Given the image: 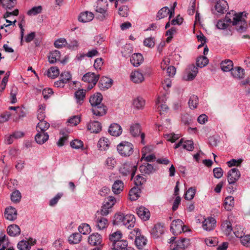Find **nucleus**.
<instances>
[{
	"label": "nucleus",
	"instance_id": "2f4dec72",
	"mask_svg": "<svg viewBox=\"0 0 250 250\" xmlns=\"http://www.w3.org/2000/svg\"><path fill=\"white\" fill-rule=\"evenodd\" d=\"M108 220L103 217H98L96 220V226L99 230H103L107 227Z\"/></svg>",
	"mask_w": 250,
	"mask_h": 250
},
{
	"label": "nucleus",
	"instance_id": "c9c22d12",
	"mask_svg": "<svg viewBox=\"0 0 250 250\" xmlns=\"http://www.w3.org/2000/svg\"><path fill=\"white\" fill-rule=\"evenodd\" d=\"M233 62L230 60H226L222 61L220 64L221 68L224 72L231 71L233 69Z\"/></svg>",
	"mask_w": 250,
	"mask_h": 250
},
{
	"label": "nucleus",
	"instance_id": "4468645a",
	"mask_svg": "<svg viewBox=\"0 0 250 250\" xmlns=\"http://www.w3.org/2000/svg\"><path fill=\"white\" fill-rule=\"evenodd\" d=\"M169 15V19L171 18L174 15V8L169 9L167 7H164L161 9L157 13V18L159 20L163 19Z\"/></svg>",
	"mask_w": 250,
	"mask_h": 250
},
{
	"label": "nucleus",
	"instance_id": "423d86ee",
	"mask_svg": "<svg viewBox=\"0 0 250 250\" xmlns=\"http://www.w3.org/2000/svg\"><path fill=\"white\" fill-rule=\"evenodd\" d=\"M99 79V75H96L94 73L88 72L86 73L82 78V80L88 83L87 90H90L96 84Z\"/></svg>",
	"mask_w": 250,
	"mask_h": 250
},
{
	"label": "nucleus",
	"instance_id": "864d4df0",
	"mask_svg": "<svg viewBox=\"0 0 250 250\" xmlns=\"http://www.w3.org/2000/svg\"><path fill=\"white\" fill-rule=\"evenodd\" d=\"M45 105L44 104H41L39 105V108L37 112V118L39 121L44 120L45 117Z\"/></svg>",
	"mask_w": 250,
	"mask_h": 250
},
{
	"label": "nucleus",
	"instance_id": "7c9ffc66",
	"mask_svg": "<svg viewBox=\"0 0 250 250\" xmlns=\"http://www.w3.org/2000/svg\"><path fill=\"white\" fill-rule=\"evenodd\" d=\"M103 96L100 93H97L91 96L89 98V103L92 107L101 104Z\"/></svg>",
	"mask_w": 250,
	"mask_h": 250
},
{
	"label": "nucleus",
	"instance_id": "c03bdc74",
	"mask_svg": "<svg viewBox=\"0 0 250 250\" xmlns=\"http://www.w3.org/2000/svg\"><path fill=\"white\" fill-rule=\"evenodd\" d=\"M140 189L137 187L132 188L129 193V199L131 201L136 200L139 197Z\"/></svg>",
	"mask_w": 250,
	"mask_h": 250
},
{
	"label": "nucleus",
	"instance_id": "052dcab7",
	"mask_svg": "<svg viewBox=\"0 0 250 250\" xmlns=\"http://www.w3.org/2000/svg\"><path fill=\"white\" fill-rule=\"evenodd\" d=\"M195 192L196 190L194 188H188L185 195V199L188 200H190L192 199L194 197Z\"/></svg>",
	"mask_w": 250,
	"mask_h": 250
},
{
	"label": "nucleus",
	"instance_id": "473e14b6",
	"mask_svg": "<svg viewBox=\"0 0 250 250\" xmlns=\"http://www.w3.org/2000/svg\"><path fill=\"white\" fill-rule=\"evenodd\" d=\"M112 84V80L107 77L102 78L99 83V87L101 89H107L110 87Z\"/></svg>",
	"mask_w": 250,
	"mask_h": 250
},
{
	"label": "nucleus",
	"instance_id": "39448f33",
	"mask_svg": "<svg viewBox=\"0 0 250 250\" xmlns=\"http://www.w3.org/2000/svg\"><path fill=\"white\" fill-rule=\"evenodd\" d=\"M141 126L138 123L132 124L130 125L129 131L130 135L133 137H138L140 135L141 139V143L145 145V134L141 132Z\"/></svg>",
	"mask_w": 250,
	"mask_h": 250
},
{
	"label": "nucleus",
	"instance_id": "13d9d810",
	"mask_svg": "<svg viewBox=\"0 0 250 250\" xmlns=\"http://www.w3.org/2000/svg\"><path fill=\"white\" fill-rule=\"evenodd\" d=\"M0 5L5 9H11L15 5L14 0H0Z\"/></svg>",
	"mask_w": 250,
	"mask_h": 250
},
{
	"label": "nucleus",
	"instance_id": "6ab92c4d",
	"mask_svg": "<svg viewBox=\"0 0 250 250\" xmlns=\"http://www.w3.org/2000/svg\"><path fill=\"white\" fill-rule=\"evenodd\" d=\"M106 111V107L102 104H100L92 108L93 114L98 116H102L105 115Z\"/></svg>",
	"mask_w": 250,
	"mask_h": 250
},
{
	"label": "nucleus",
	"instance_id": "a19ab883",
	"mask_svg": "<svg viewBox=\"0 0 250 250\" xmlns=\"http://www.w3.org/2000/svg\"><path fill=\"white\" fill-rule=\"evenodd\" d=\"M224 208L227 210H231L234 206V200L232 196L227 197L224 201Z\"/></svg>",
	"mask_w": 250,
	"mask_h": 250
},
{
	"label": "nucleus",
	"instance_id": "49530a36",
	"mask_svg": "<svg viewBox=\"0 0 250 250\" xmlns=\"http://www.w3.org/2000/svg\"><path fill=\"white\" fill-rule=\"evenodd\" d=\"M75 97L76 98L77 103L80 104H82L85 98V92L83 89H79L75 93Z\"/></svg>",
	"mask_w": 250,
	"mask_h": 250
},
{
	"label": "nucleus",
	"instance_id": "1a4fd4ad",
	"mask_svg": "<svg viewBox=\"0 0 250 250\" xmlns=\"http://www.w3.org/2000/svg\"><path fill=\"white\" fill-rule=\"evenodd\" d=\"M241 173L236 168L231 169L228 173V181L229 184H234L240 178Z\"/></svg>",
	"mask_w": 250,
	"mask_h": 250
},
{
	"label": "nucleus",
	"instance_id": "a18cd8bd",
	"mask_svg": "<svg viewBox=\"0 0 250 250\" xmlns=\"http://www.w3.org/2000/svg\"><path fill=\"white\" fill-rule=\"evenodd\" d=\"M50 126V124L44 120L40 121V122L37 125V131H45L47 130Z\"/></svg>",
	"mask_w": 250,
	"mask_h": 250
},
{
	"label": "nucleus",
	"instance_id": "4d7b16f0",
	"mask_svg": "<svg viewBox=\"0 0 250 250\" xmlns=\"http://www.w3.org/2000/svg\"><path fill=\"white\" fill-rule=\"evenodd\" d=\"M116 202V198L113 196H108L105 199L104 205L105 207L110 208V209L115 205Z\"/></svg>",
	"mask_w": 250,
	"mask_h": 250
},
{
	"label": "nucleus",
	"instance_id": "5701e85b",
	"mask_svg": "<svg viewBox=\"0 0 250 250\" xmlns=\"http://www.w3.org/2000/svg\"><path fill=\"white\" fill-rule=\"evenodd\" d=\"M110 135L114 136H119L122 132L121 126L117 124H113L110 125L108 129Z\"/></svg>",
	"mask_w": 250,
	"mask_h": 250
},
{
	"label": "nucleus",
	"instance_id": "58836bf2",
	"mask_svg": "<svg viewBox=\"0 0 250 250\" xmlns=\"http://www.w3.org/2000/svg\"><path fill=\"white\" fill-rule=\"evenodd\" d=\"M113 246L116 250H128L130 248L128 247V243L125 240L117 241Z\"/></svg>",
	"mask_w": 250,
	"mask_h": 250
},
{
	"label": "nucleus",
	"instance_id": "6e6552de",
	"mask_svg": "<svg viewBox=\"0 0 250 250\" xmlns=\"http://www.w3.org/2000/svg\"><path fill=\"white\" fill-rule=\"evenodd\" d=\"M186 226L183 225V222L180 219L173 220L170 225L171 231L174 235H178L184 231V228Z\"/></svg>",
	"mask_w": 250,
	"mask_h": 250
},
{
	"label": "nucleus",
	"instance_id": "4c0bfd02",
	"mask_svg": "<svg viewBox=\"0 0 250 250\" xmlns=\"http://www.w3.org/2000/svg\"><path fill=\"white\" fill-rule=\"evenodd\" d=\"M164 232L163 226L160 224H156L151 230V234L155 238L158 237Z\"/></svg>",
	"mask_w": 250,
	"mask_h": 250
},
{
	"label": "nucleus",
	"instance_id": "5fc2aeb1",
	"mask_svg": "<svg viewBox=\"0 0 250 250\" xmlns=\"http://www.w3.org/2000/svg\"><path fill=\"white\" fill-rule=\"evenodd\" d=\"M21 198V192L18 190H15L11 194V201L15 203L20 202Z\"/></svg>",
	"mask_w": 250,
	"mask_h": 250
},
{
	"label": "nucleus",
	"instance_id": "f03ea898",
	"mask_svg": "<svg viewBox=\"0 0 250 250\" xmlns=\"http://www.w3.org/2000/svg\"><path fill=\"white\" fill-rule=\"evenodd\" d=\"M117 150L119 154L123 156H129L133 152V145L128 142H123L117 146Z\"/></svg>",
	"mask_w": 250,
	"mask_h": 250
},
{
	"label": "nucleus",
	"instance_id": "bb28decb",
	"mask_svg": "<svg viewBox=\"0 0 250 250\" xmlns=\"http://www.w3.org/2000/svg\"><path fill=\"white\" fill-rule=\"evenodd\" d=\"M38 132V133L35 137V140L38 144L42 145L48 140L49 135L46 132L42 131Z\"/></svg>",
	"mask_w": 250,
	"mask_h": 250
},
{
	"label": "nucleus",
	"instance_id": "603ef678",
	"mask_svg": "<svg viewBox=\"0 0 250 250\" xmlns=\"http://www.w3.org/2000/svg\"><path fill=\"white\" fill-rule=\"evenodd\" d=\"M198 104V98L197 96L192 95L189 100L188 104L190 109H194L196 108Z\"/></svg>",
	"mask_w": 250,
	"mask_h": 250
},
{
	"label": "nucleus",
	"instance_id": "c85d7f7f",
	"mask_svg": "<svg viewBox=\"0 0 250 250\" xmlns=\"http://www.w3.org/2000/svg\"><path fill=\"white\" fill-rule=\"evenodd\" d=\"M233 77L239 79H242L245 76V70L240 66L234 67L231 71Z\"/></svg>",
	"mask_w": 250,
	"mask_h": 250
},
{
	"label": "nucleus",
	"instance_id": "0eeeda50",
	"mask_svg": "<svg viewBox=\"0 0 250 250\" xmlns=\"http://www.w3.org/2000/svg\"><path fill=\"white\" fill-rule=\"evenodd\" d=\"M189 243V240L182 238L177 240L170 245L169 250H184Z\"/></svg>",
	"mask_w": 250,
	"mask_h": 250
},
{
	"label": "nucleus",
	"instance_id": "338daca9",
	"mask_svg": "<svg viewBox=\"0 0 250 250\" xmlns=\"http://www.w3.org/2000/svg\"><path fill=\"white\" fill-rule=\"evenodd\" d=\"M67 43L66 40L64 38H61L56 40L54 42V46L55 47L60 48L62 47Z\"/></svg>",
	"mask_w": 250,
	"mask_h": 250
},
{
	"label": "nucleus",
	"instance_id": "774afa93",
	"mask_svg": "<svg viewBox=\"0 0 250 250\" xmlns=\"http://www.w3.org/2000/svg\"><path fill=\"white\" fill-rule=\"evenodd\" d=\"M128 8L127 6L123 5L119 8V14L124 17L128 16Z\"/></svg>",
	"mask_w": 250,
	"mask_h": 250
},
{
	"label": "nucleus",
	"instance_id": "69168bd1",
	"mask_svg": "<svg viewBox=\"0 0 250 250\" xmlns=\"http://www.w3.org/2000/svg\"><path fill=\"white\" fill-rule=\"evenodd\" d=\"M241 239V242L242 244L246 247H250V235H244L242 236Z\"/></svg>",
	"mask_w": 250,
	"mask_h": 250
},
{
	"label": "nucleus",
	"instance_id": "ddd939ff",
	"mask_svg": "<svg viewBox=\"0 0 250 250\" xmlns=\"http://www.w3.org/2000/svg\"><path fill=\"white\" fill-rule=\"evenodd\" d=\"M216 223V220L213 217H208L203 222V228L204 230L207 231L212 230L214 229Z\"/></svg>",
	"mask_w": 250,
	"mask_h": 250
},
{
	"label": "nucleus",
	"instance_id": "f257e3e1",
	"mask_svg": "<svg viewBox=\"0 0 250 250\" xmlns=\"http://www.w3.org/2000/svg\"><path fill=\"white\" fill-rule=\"evenodd\" d=\"M248 15L247 13H236L232 11L228 13L223 20H219L216 24V26L220 29H225L228 28L229 24L232 23L236 26L237 31H243L246 29L247 24L246 18Z\"/></svg>",
	"mask_w": 250,
	"mask_h": 250
},
{
	"label": "nucleus",
	"instance_id": "a878e982",
	"mask_svg": "<svg viewBox=\"0 0 250 250\" xmlns=\"http://www.w3.org/2000/svg\"><path fill=\"white\" fill-rule=\"evenodd\" d=\"M135 223V218L131 214H126L125 216L123 225L128 229L134 227Z\"/></svg>",
	"mask_w": 250,
	"mask_h": 250
},
{
	"label": "nucleus",
	"instance_id": "f8f14e48",
	"mask_svg": "<svg viewBox=\"0 0 250 250\" xmlns=\"http://www.w3.org/2000/svg\"><path fill=\"white\" fill-rule=\"evenodd\" d=\"M138 216L143 221L148 220L150 216L149 210L143 206L139 207L136 209Z\"/></svg>",
	"mask_w": 250,
	"mask_h": 250
},
{
	"label": "nucleus",
	"instance_id": "e433bc0d",
	"mask_svg": "<svg viewBox=\"0 0 250 250\" xmlns=\"http://www.w3.org/2000/svg\"><path fill=\"white\" fill-rule=\"evenodd\" d=\"M221 229L226 235H229L233 230L231 223L228 220L224 221L221 224Z\"/></svg>",
	"mask_w": 250,
	"mask_h": 250
},
{
	"label": "nucleus",
	"instance_id": "680f3d73",
	"mask_svg": "<svg viewBox=\"0 0 250 250\" xmlns=\"http://www.w3.org/2000/svg\"><path fill=\"white\" fill-rule=\"evenodd\" d=\"M42 7L41 6H35L32 8L27 12L29 16H34L42 12Z\"/></svg>",
	"mask_w": 250,
	"mask_h": 250
},
{
	"label": "nucleus",
	"instance_id": "e2e57ef3",
	"mask_svg": "<svg viewBox=\"0 0 250 250\" xmlns=\"http://www.w3.org/2000/svg\"><path fill=\"white\" fill-rule=\"evenodd\" d=\"M182 147L188 151H192L194 148L193 142L191 140H187L183 142Z\"/></svg>",
	"mask_w": 250,
	"mask_h": 250
},
{
	"label": "nucleus",
	"instance_id": "ea45409f",
	"mask_svg": "<svg viewBox=\"0 0 250 250\" xmlns=\"http://www.w3.org/2000/svg\"><path fill=\"white\" fill-rule=\"evenodd\" d=\"M132 104L137 109H142L145 105V100L141 97H138L133 101Z\"/></svg>",
	"mask_w": 250,
	"mask_h": 250
},
{
	"label": "nucleus",
	"instance_id": "dca6fc26",
	"mask_svg": "<svg viewBox=\"0 0 250 250\" xmlns=\"http://www.w3.org/2000/svg\"><path fill=\"white\" fill-rule=\"evenodd\" d=\"M130 78L131 81L135 83H140L145 80L143 74L138 70L132 71L130 74Z\"/></svg>",
	"mask_w": 250,
	"mask_h": 250
},
{
	"label": "nucleus",
	"instance_id": "f704fd0d",
	"mask_svg": "<svg viewBox=\"0 0 250 250\" xmlns=\"http://www.w3.org/2000/svg\"><path fill=\"white\" fill-rule=\"evenodd\" d=\"M109 141L107 138L103 137L100 139L97 146L100 150L105 151L109 148Z\"/></svg>",
	"mask_w": 250,
	"mask_h": 250
},
{
	"label": "nucleus",
	"instance_id": "7ed1b4c3",
	"mask_svg": "<svg viewBox=\"0 0 250 250\" xmlns=\"http://www.w3.org/2000/svg\"><path fill=\"white\" fill-rule=\"evenodd\" d=\"M137 170V166L126 163L122 165L119 169L120 173L124 176L131 174V179H133Z\"/></svg>",
	"mask_w": 250,
	"mask_h": 250
},
{
	"label": "nucleus",
	"instance_id": "b1692460",
	"mask_svg": "<svg viewBox=\"0 0 250 250\" xmlns=\"http://www.w3.org/2000/svg\"><path fill=\"white\" fill-rule=\"evenodd\" d=\"M140 171L143 174H150L154 171L153 166L147 163H144L139 167Z\"/></svg>",
	"mask_w": 250,
	"mask_h": 250
},
{
	"label": "nucleus",
	"instance_id": "a211bd4d",
	"mask_svg": "<svg viewBox=\"0 0 250 250\" xmlns=\"http://www.w3.org/2000/svg\"><path fill=\"white\" fill-rule=\"evenodd\" d=\"M187 73V79L188 81L193 80L196 76L198 72V69L194 64L190 65L186 69Z\"/></svg>",
	"mask_w": 250,
	"mask_h": 250
},
{
	"label": "nucleus",
	"instance_id": "aec40b11",
	"mask_svg": "<svg viewBox=\"0 0 250 250\" xmlns=\"http://www.w3.org/2000/svg\"><path fill=\"white\" fill-rule=\"evenodd\" d=\"M124 188V182L121 180H117L112 185V190L115 194H119L123 190Z\"/></svg>",
	"mask_w": 250,
	"mask_h": 250
},
{
	"label": "nucleus",
	"instance_id": "72a5a7b5",
	"mask_svg": "<svg viewBox=\"0 0 250 250\" xmlns=\"http://www.w3.org/2000/svg\"><path fill=\"white\" fill-rule=\"evenodd\" d=\"M61 58V54L59 51L55 50L50 52L48 57V62L51 64L56 62L58 61H60Z\"/></svg>",
	"mask_w": 250,
	"mask_h": 250
},
{
	"label": "nucleus",
	"instance_id": "20e7f679",
	"mask_svg": "<svg viewBox=\"0 0 250 250\" xmlns=\"http://www.w3.org/2000/svg\"><path fill=\"white\" fill-rule=\"evenodd\" d=\"M108 3L104 7H102L98 5L95 8V17L100 21H104L107 20L110 17L109 12L108 11Z\"/></svg>",
	"mask_w": 250,
	"mask_h": 250
},
{
	"label": "nucleus",
	"instance_id": "4be33fe9",
	"mask_svg": "<svg viewBox=\"0 0 250 250\" xmlns=\"http://www.w3.org/2000/svg\"><path fill=\"white\" fill-rule=\"evenodd\" d=\"M7 233L11 237H16L20 234L21 229L20 227L16 224L10 225L7 227Z\"/></svg>",
	"mask_w": 250,
	"mask_h": 250
},
{
	"label": "nucleus",
	"instance_id": "cd10ccee",
	"mask_svg": "<svg viewBox=\"0 0 250 250\" xmlns=\"http://www.w3.org/2000/svg\"><path fill=\"white\" fill-rule=\"evenodd\" d=\"M94 14L90 12L85 11L81 13L78 18V20L80 22H86L93 20Z\"/></svg>",
	"mask_w": 250,
	"mask_h": 250
},
{
	"label": "nucleus",
	"instance_id": "37998d69",
	"mask_svg": "<svg viewBox=\"0 0 250 250\" xmlns=\"http://www.w3.org/2000/svg\"><path fill=\"white\" fill-rule=\"evenodd\" d=\"M122 236L123 234L121 231L118 230L110 234L109 235V239L113 243V246L116 242L121 240Z\"/></svg>",
	"mask_w": 250,
	"mask_h": 250
},
{
	"label": "nucleus",
	"instance_id": "8fccbe9b",
	"mask_svg": "<svg viewBox=\"0 0 250 250\" xmlns=\"http://www.w3.org/2000/svg\"><path fill=\"white\" fill-rule=\"evenodd\" d=\"M125 216V215L121 212L116 214L114 217V220H113V224L117 225L120 224L123 225Z\"/></svg>",
	"mask_w": 250,
	"mask_h": 250
},
{
	"label": "nucleus",
	"instance_id": "bf43d9fd",
	"mask_svg": "<svg viewBox=\"0 0 250 250\" xmlns=\"http://www.w3.org/2000/svg\"><path fill=\"white\" fill-rule=\"evenodd\" d=\"M90 226L87 224H82L78 228L80 233L83 234H86L90 231Z\"/></svg>",
	"mask_w": 250,
	"mask_h": 250
},
{
	"label": "nucleus",
	"instance_id": "2eb2a0df",
	"mask_svg": "<svg viewBox=\"0 0 250 250\" xmlns=\"http://www.w3.org/2000/svg\"><path fill=\"white\" fill-rule=\"evenodd\" d=\"M5 218L9 221H14L17 217V211L15 208L9 207L6 208L4 211Z\"/></svg>",
	"mask_w": 250,
	"mask_h": 250
},
{
	"label": "nucleus",
	"instance_id": "de8ad7c7",
	"mask_svg": "<svg viewBox=\"0 0 250 250\" xmlns=\"http://www.w3.org/2000/svg\"><path fill=\"white\" fill-rule=\"evenodd\" d=\"M59 69L57 67L52 66L51 67L47 72V75L48 77L52 79H55L59 75Z\"/></svg>",
	"mask_w": 250,
	"mask_h": 250
},
{
	"label": "nucleus",
	"instance_id": "412c9836",
	"mask_svg": "<svg viewBox=\"0 0 250 250\" xmlns=\"http://www.w3.org/2000/svg\"><path fill=\"white\" fill-rule=\"evenodd\" d=\"M87 127L91 133H97L102 130V125L98 121L90 122L87 125Z\"/></svg>",
	"mask_w": 250,
	"mask_h": 250
},
{
	"label": "nucleus",
	"instance_id": "3c124183",
	"mask_svg": "<svg viewBox=\"0 0 250 250\" xmlns=\"http://www.w3.org/2000/svg\"><path fill=\"white\" fill-rule=\"evenodd\" d=\"M10 243L9 239L6 236L4 232L1 231L0 232V246H4L7 247Z\"/></svg>",
	"mask_w": 250,
	"mask_h": 250
},
{
	"label": "nucleus",
	"instance_id": "9d476101",
	"mask_svg": "<svg viewBox=\"0 0 250 250\" xmlns=\"http://www.w3.org/2000/svg\"><path fill=\"white\" fill-rule=\"evenodd\" d=\"M136 233L135 243L136 246L139 249H142L146 244V239L143 236L141 235L140 230L139 229H134Z\"/></svg>",
	"mask_w": 250,
	"mask_h": 250
},
{
	"label": "nucleus",
	"instance_id": "393cba45",
	"mask_svg": "<svg viewBox=\"0 0 250 250\" xmlns=\"http://www.w3.org/2000/svg\"><path fill=\"white\" fill-rule=\"evenodd\" d=\"M143 57L140 53L133 54L130 58V62L135 67L139 66L143 62Z\"/></svg>",
	"mask_w": 250,
	"mask_h": 250
},
{
	"label": "nucleus",
	"instance_id": "79ce46f5",
	"mask_svg": "<svg viewBox=\"0 0 250 250\" xmlns=\"http://www.w3.org/2000/svg\"><path fill=\"white\" fill-rule=\"evenodd\" d=\"M82 239V235L80 233L75 232L70 235L68 238V241L71 244H78Z\"/></svg>",
	"mask_w": 250,
	"mask_h": 250
},
{
	"label": "nucleus",
	"instance_id": "9b49d317",
	"mask_svg": "<svg viewBox=\"0 0 250 250\" xmlns=\"http://www.w3.org/2000/svg\"><path fill=\"white\" fill-rule=\"evenodd\" d=\"M88 242L91 246H100L102 245V237L98 233H94L88 237Z\"/></svg>",
	"mask_w": 250,
	"mask_h": 250
},
{
	"label": "nucleus",
	"instance_id": "0e129e2a",
	"mask_svg": "<svg viewBox=\"0 0 250 250\" xmlns=\"http://www.w3.org/2000/svg\"><path fill=\"white\" fill-rule=\"evenodd\" d=\"M70 146L75 149H79L83 146V142L78 139H75L70 142Z\"/></svg>",
	"mask_w": 250,
	"mask_h": 250
},
{
	"label": "nucleus",
	"instance_id": "6e6d98bb",
	"mask_svg": "<svg viewBox=\"0 0 250 250\" xmlns=\"http://www.w3.org/2000/svg\"><path fill=\"white\" fill-rule=\"evenodd\" d=\"M208 59L205 56L199 57L196 61V65L198 67L202 68L208 64Z\"/></svg>",
	"mask_w": 250,
	"mask_h": 250
},
{
	"label": "nucleus",
	"instance_id": "f3484780",
	"mask_svg": "<svg viewBox=\"0 0 250 250\" xmlns=\"http://www.w3.org/2000/svg\"><path fill=\"white\" fill-rule=\"evenodd\" d=\"M214 8L218 13L223 14L227 11L229 5L226 0H219L216 3Z\"/></svg>",
	"mask_w": 250,
	"mask_h": 250
},
{
	"label": "nucleus",
	"instance_id": "c756f323",
	"mask_svg": "<svg viewBox=\"0 0 250 250\" xmlns=\"http://www.w3.org/2000/svg\"><path fill=\"white\" fill-rule=\"evenodd\" d=\"M165 98L163 96L159 97L156 102V104L158 106V108L159 109L161 114H162V112L167 111L168 109L167 105L165 104Z\"/></svg>",
	"mask_w": 250,
	"mask_h": 250
},
{
	"label": "nucleus",
	"instance_id": "09e8293b",
	"mask_svg": "<svg viewBox=\"0 0 250 250\" xmlns=\"http://www.w3.org/2000/svg\"><path fill=\"white\" fill-rule=\"evenodd\" d=\"M31 248L29 241L24 240L19 241L17 244V248L19 250H30Z\"/></svg>",
	"mask_w": 250,
	"mask_h": 250
}]
</instances>
